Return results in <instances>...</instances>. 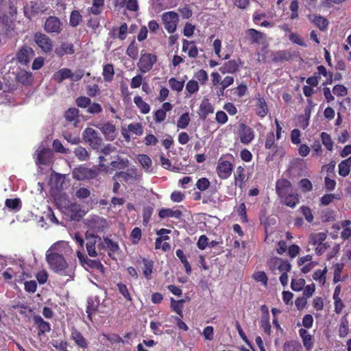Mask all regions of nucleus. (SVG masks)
Segmentation results:
<instances>
[{
  "mask_svg": "<svg viewBox=\"0 0 351 351\" xmlns=\"http://www.w3.org/2000/svg\"><path fill=\"white\" fill-rule=\"evenodd\" d=\"M117 176L126 182L137 180L140 176L136 169H130L125 172H121Z\"/></svg>",
  "mask_w": 351,
  "mask_h": 351,
  "instance_id": "c85d7f7f",
  "label": "nucleus"
},
{
  "mask_svg": "<svg viewBox=\"0 0 351 351\" xmlns=\"http://www.w3.org/2000/svg\"><path fill=\"white\" fill-rule=\"evenodd\" d=\"M190 122V117L188 112H185L181 115L177 121V127L178 128H186Z\"/></svg>",
  "mask_w": 351,
  "mask_h": 351,
  "instance_id": "13d9d810",
  "label": "nucleus"
},
{
  "mask_svg": "<svg viewBox=\"0 0 351 351\" xmlns=\"http://www.w3.org/2000/svg\"><path fill=\"white\" fill-rule=\"evenodd\" d=\"M134 103L136 104V106L139 109L140 112L142 114H147L150 111V106L149 105L146 103L141 97L140 96H136L134 98Z\"/></svg>",
  "mask_w": 351,
  "mask_h": 351,
  "instance_id": "2f4dec72",
  "label": "nucleus"
},
{
  "mask_svg": "<svg viewBox=\"0 0 351 351\" xmlns=\"http://www.w3.org/2000/svg\"><path fill=\"white\" fill-rule=\"evenodd\" d=\"M245 35L247 38L250 40L252 43H258L263 37L262 33L255 29H247L245 32Z\"/></svg>",
  "mask_w": 351,
  "mask_h": 351,
  "instance_id": "e433bc0d",
  "label": "nucleus"
},
{
  "mask_svg": "<svg viewBox=\"0 0 351 351\" xmlns=\"http://www.w3.org/2000/svg\"><path fill=\"white\" fill-rule=\"evenodd\" d=\"M239 69V64L236 60H230L226 62L219 68V71L222 74L234 73Z\"/></svg>",
  "mask_w": 351,
  "mask_h": 351,
  "instance_id": "bb28decb",
  "label": "nucleus"
},
{
  "mask_svg": "<svg viewBox=\"0 0 351 351\" xmlns=\"http://www.w3.org/2000/svg\"><path fill=\"white\" fill-rule=\"evenodd\" d=\"M340 196L339 195H335L332 193L326 194L322 196L320 199V203L322 206H327L334 201V199H339Z\"/></svg>",
  "mask_w": 351,
  "mask_h": 351,
  "instance_id": "bf43d9fd",
  "label": "nucleus"
},
{
  "mask_svg": "<svg viewBox=\"0 0 351 351\" xmlns=\"http://www.w3.org/2000/svg\"><path fill=\"white\" fill-rule=\"evenodd\" d=\"M128 132L136 136H141L143 133V126L139 123H132L128 125Z\"/></svg>",
  "mask_w": 351,
  "mask_h": 351,
  "instance_id": "8fccbe9b",
  "label": "nucleus"
},
{
  "mask_svg": "<svg viewBox=\"0 0 351 351\" xmlns=\"http://www.w3.org/2000/svg\"><path fill=\"white\" fill-rule=\"evenodd\" d=\"M35 155L36 156V163L45 165L49 162L52 152L50 149L41 144L38 147Z\"/></svg>",
  "mask_w": 351,
  "mask_h": 351,
  "instance_id": "2eb2a0df",
  "label": "nucleus"
},
{
  "mask_svg": "<svg viewBox=\"0 0 351 351\" xmlns=\"http://www.w3.org/2000/svg\"><path fill=\"white\" fill-rule=\"evenodd\" d=\"M96 127L99 129L107 141H111L116 138L117 134V128L112 122H105L97 125Z\"/></svg>",
  "mask_w": 351,
  "mask_h": 351,
  "instance_id": "f8f14e48",
  "label": "nucleus"
},
{
  "mask_svg": "<svg viewBox=\"0 0 351 351\" xmlns=\"http://www.w3.org/2000/svg\"><path fill=\"white\" fill-rule=\"evenodd\" d=\"M86 238L87 240L86 247L88 255L91 257H96L97 256L96 246L97 245L98 249H100L102 244L101 238L88 233L86 234Z\"/></svg>",
  "mask_w": 351,
  "mask_h": 351,
  "instance_id": "9d476101",
  "label": "nucleus"
},
{
  "mask_svg": "<svg viewBox=\"0 0 351 351\" xmlns=\"http://www.w3.org/2000/svg\"><path fill=\"white\" fill-rule=\"evenodd\" d=\"M210 181L206 178H199L196 182V187L202 191H204L210 186Z\"/></svg>",
  "mask_w": 351,
  "mask_h": 351,
  "instance_id": "69168bd1",
  "label": "nucleus"
},
{
  "mask_svg": "<svg viewBox=\"0 0 351 351\" xmlns=\"http://www.w3.org/2000/svg\"><path fill=\"white\" fill-rule=\"evenodd\" d=\"M114 75V68L112 64H108L104 66L103 76L106 82H110L113 79Z\"/></svg>",
  "mask_w": 351,
  "mask_h": 351,
  "instance_id": "37998d69",
  "label": "nucleus"
},
{
  "mask_svg": "<svg viewBox=\"0 0 351 351\" xmlns=\"http://www.w3.org/2000/svg\"><path fill=\"white\" fill-rule=\"evenodd\" d=\"M127 55L131 58L135 60L138 57V49L136 42L134 40L130 43L126 50Z\"/></svg>",
  "mask_w": 351,
  "mask_h": 351,
  "instance_id": "603ef678",
  "label": "nucleus"
},
{
  "mask_svg": "<svg viewBox=\"0 0 351 351\" xmlns=\"http://www.w3.org/2000/svg\"><path fill=\"white\" fill-rule=\"evenodd\" d=\"M261 328L267 335H271V328L269 322V313L267 312L265 315L261 317Z\"/></svg>",
  "mask_w": 351,
  "mask_h": 351,
  "instance_id": "f704fd0d",
  "label": "nucleus"
},
{
  "mask_svg": "<svg viewBox=\"0 0 351 351\" xmlns=\"http://www.w3.org/2000/svg\"><path fill=\"white\" fill-rule=\"evenodd\" d=\"M77 258L82 265L88 271L95 273L98 278L104 276V267L98 261L87 258L81 252H77Z\"/></svg>",
  "mask_w": 351,
  "mask_h": 351,
  "instance_id": "7ed1b4c3",
  "label": "nucleus"
},
{
  "mask_svg": "<svg viewBox=\"0 0 351 351\" xmlns=\"http://www.w3.org/2000/svg\"><path fill=\"white\" fill-rule=\"evenodd\" d=\"M327 272V268L325 267L324 269H318L315 271L313 275V278L315 280L324 284L326 281V274Z\"/></svg>",
  "mask_w": 351,
  "mask_h": 351,
  "instance_id": "680f3d73",
  "label": "nucleus"
},
{
  "mask_svg": "<svg viewBox=\"0 0 351 351\" xmlns=\"http://www.w3.org/2000/svg\"><path fill=\"white\" fill-rule=\"evenodd\" d=\"M104 5V0H93L89 11L95 15L99 14L103 10Z\"/></svg>",
  "mask_w": 351,
  "mask_h": 351,
  "instance_id": "a19ab883",
  "label": "nucleus"
},
{
  "mask_svg": "<svg viewBox=\"0 0 351 351\" xmlns=\"http://www.w3.org/2000/svg\"><path fill=\"white\" fill-rule=\"evenodd\" d=\"M169 239V237H159L156 239L155 247L156 249L162 248L164 251H166L170 248V245L168 243H163L162 241Z\"/></svg>",
  "mask_w": 351,
  "mask_h": 351,
  "instance_id": "5fc2aeb1",
  "label": "nucleus"
},
{
  "mask_svg": "<svg viewBox=\"0 0 351 351\" xmlns=\"http://www.w3.org/2000/svg\"><path fill=\"white\" fill-rule=\"evenodd\" d=\"M82 20V16L80 13L74 10L71 13L70 19H69V24L72 27L77 26Z\"/></svg>",
  "mask_w": 351,
  "mask_h": 351,
  "instance_id": "09e8293b",
  "label": "nucleus"
},
{
  "mask_svg": "<svg viewBox=\"0 0 351 351\" xmlns=\"http://www.w3.org/2000/svg\"><path fill=\"white\" fill-rule=\"evenodd\" d=\"M256 100V104L255 110L256 114L262 118L266 117L268 114L269 110L265 99L258 97Z\"/></svg>",
  "mask_w": 351,
  "mask_h": 351,
  "instance_id": "5701e85b",
  "label": "nucleus"
},
{
  "mask_svg": "<svg viewBox=\"0 0 351 351\" xmlns=\"http://www.w3.org/2000/svg\"><path fill=\"white\" fill-rule=\"evenodd\" d=\"M117 287L119 293L123 295V297L128 301H132V296L128 291L127 286L123 283H118Z\"/></svg>",
  "mask_w": 351,
  "mask_h": 351,
  "instance_id": "0e129e2a",
  "label": "nucleus"
},
{
  "mask_svg": "<svg viewBox=\"0 0 351 351\" xmlns=\"http://www.w3.org/2000/svg\"><path fill=\"white\" fill-rule=\"evenodd\" d=\"M114 5L116 8H122L124 6L130 12L138 10V3L137 0H115Z\"/></svg>",
  "mask_w": 351,
  "mask_h": 351,
  "instance_id": "6ab92c4d",
  "label": "nucleus"
},
{
  "mask_svg": "<svg viewBox=\"0 0 351 351\" xmlns=\"http://www.w3.org/2000/svg\"><path fill=\"white\" fill-rule=\"evenodd\" d=\"M169 84L172 90L181 92L184 86V81H179L174 77H171L169 80Z\"/></svg>",
  "mask_w": 351,
  "mask_h": 351,
  "instance_id": "49530a36",
  "label": "nucleus"
},
{
  "mask_svg": "<svg viewBox=\"0 0 351 351\" xmlns=\"http://www.w3.org/2000/svg\"><path fill=\"white\" fill-rule=\"evenodd\" d=\"M244 171V168L241 166H239L237 168V170L234 173L235 184L239 187H241L243 183L245 178Z\"/></svg>",
  "mask_w": 351,
  "mask_h": 351,
  "instance_id": "c03bdc74",
  "label": "nucleus"
},
{
  "mask_svg": "<svg viewBox=\"0 0 351 351\" xmlns=\"http://www.w3.org/2000/svg\"><path fill=\"white\" fill-rule=\"evenodd\" d=\"M16 13V8L14 4L8 0L0 1V21L10 27V19Z\"/></svg>",
  "mask_w": 351,
  "mask_h": 351,
  "instance_id": "39448f33",
  "label": "nucleus"
},
{
  "mask_svg": "<svg viewBox=\"0 0 351 351\" xmlns=\"http://www.w3.org/2000/svg\"><path fill=\"white\" fill-rule=\"evenodd\" d=\"M270 269L276 274V271L280 274V281L282 286L285 287L288 284L287 273L291 269V265L287 261L280 258H273L269 262Z\"/></svg>",
  "mask_w": 351,
  "mask_h": 351,
  "instance_id": "f03ea898",
  "label": "nucleus"
},
{
  "mask_svg": "<svg viewBox=\"0 0 351 351\" xmlns=\"http://www.w3.org/2000/svg\"><path fill=\"white\" fill-rule=\"evenodd\" d=\"M326 238V232L313 233L310 235L311 243L313 245H320Z\"/></svg>",
  "mask_w": 351,
  "mask_h": 351,
  "instance_id": "ea45409f",
  "label": "nucleus"
},
{
  "mask_svg": "<svg viewBox=\"0 0 351 351\" xmlns=\"http://www.w3.org/2000/svg\"><path fill=\"white\" fill-rule=\"evenodd\" d=\"M55 53L59 57L73 54L74 53L73 46L72 44L64 43L60 47L56 49Z\"/></svg>",
  "mask_w": 351,
  "mask_h": 351,
  "instance_id": "cd10ccee",
  "label": "nucleus"
},
{
  "mask_svg": "<svg viewBox=\"0 0 351 351\" xmlns=\"http://www.w3.org/2000/svg\"><path fill=\"white\" fill-rule=\"evenodd\" d=\"M199 110L201 113L206 117L209 114H212L214 112V108L213 105L208 101V100H203L199 106Z\"/></svg>",
  "mask_w": 351,
  "mask_h": 351,
  "instance_id": "4c0bfd02",
  "label": "nucleus"
},
{
  "mask_svg": "<svg viewBox=\"0 0 351 351\" xmlns=\"http://www.w3.org/2000/svg\"><path fill=\"white\" fill-rule=\"evenodd\" d=\"M183 303H184L183 300H176L173 298L171 299V307L180 317L183 316L182 315Z\"/></svg>",
  "mask_w": 351,
  "mask_h": 351,
  "instance_id": "de8ad7c7",
  "label": "nucleus"
},
{
  "mask_svg": "<svg viewBox=\"0 0 351 351\" xmlns=\"http://www.w3.org/2000/svg\"><path fill=\"white\" fill-rule=\"evenodd\" d=\"M284 203L291 207L294 208L299 203V197L298 194L291 193L286 195Z\"/></svg>",
  "mask_w": 351,
  "mask_h": 351,
  "instance_id": "a18cd8bd",
  "label": "nucleus"
},
{
  "mask_svg": "<svg viewBox=\"0 0 351 351\" xmlns=\"http://www.w3.org/2000/svg\"><path fill=\"white\" fill-rule=\"evenodd\" d=\"M320 136L322 143L326 148L329 151H332L333 149V142L330 136L328 133L324 132L321 133Z\"/></svg>",
  "mask_w": 351,
  "mask_h": 351,
  "instance_id": "3c124183",
  "label": "nucleus"
},
{
  "mask_svg": "<svg viewBox=\"0 0 351 351\" xmlns=\"http://www.w3.org/2000/svg\"><path fill=\"white\" fill-rule=\"evenodd\" d=\"M158 215L162 219L167 217L179 219L182 216V212L178 209L162 208L159 211Z\"/></svg>",
  "mask_w": 351,
  "mask_h": 351,
  "instance_id": "a878e982",
  "label": "nucleus"
},
{
  "mask_svg": "<svg viewBox=\"0 0 351 351\" xmlns=\"http://www.w3.org/2000/svg\"><path fill=\"white\" fill-rule=\"evenodd\" d=\"M182 51L185 52L188 51V56L190 58H194L198 55V50L197 47L194 45V43L187 40H183Z\"/></svg>",
  "mask_w": 351,
  "mask_h": 351,
  "instance_id": "b1692460",
  "label": "nucleus"
},
{
  "mask_svg": "<svg viewBox=\"0 0 351 351\" xmlns=\"http://www.w3.org/2000/svg\"><path fill=\"white\" fill-rule=\"evenodd\" d=\"M79 110L75 108H69L65 112V118L69 121H73L74 125H76L78 122Z\"/></svg>",
  "mask_w": 351,
  "mask_h": 351,
  "instance_id": "58836bf2",
  "label": "nucleus"
},
{
  "mask_svg": "<svg viewBox=\"0 0 351 351\" xmlns=\"http://www.w3.org/2000/svg\"><path fill=\"white\" fill-rule=\"evenodd\" d=\"M46 261L51 270L61 275L72 277L73 271L69 267L66 258L60 256L46 254Z\"/></svg>",
  "mask_w": 351,
  "mask_h": 351,
  "instance_id": "f257e3e1",
  "label": "nucleus"
},
{
  "mask_svg": "<svg viewBox=\"0 0 351 351\" xmlns=\"http://www.w3.org/2000/svg\"><path fill=\"white\" fill-rule=\"evenodd\" d=\"M157 61V56L153 53L141 51L137 66L142 73L150 71Z\"/></svg>",
  "mask_w": 351,
  "mask_h": 351,
  "instance_id": "423d86ee",
  "label": "nucleus"
},
{
  "mask_svg": "<svg viewBox=\"0 0 351 351\" xmlns=\"http://www.w3.org/2000/svg\"><path fill=\"white\" fill-rule=\"evenodd\" d=\"M232 171V165L230 162L220 158L217 166V173L221 179L228 178Z\"/></svg>",
  "mask_w": 351,
  "mask_h": 351,
  "instance_id": "ddd939ff",
  "label": "nucleus"
},
{
  "mask_svg": "<svg viewBox=\"0 0 351 351\" xmlns=\"http://www.w3.org/2000/svg\"><path fill=\"white\" fill-rule=\"evenodd\" d=\"M239 136L243 144L248 145L254 138V132L250 127L244 123H241L239 125Z\"/></svg>",
  "mask_w": 351,
  "mask_h": 351,
  "instance_id": "4468645a",
  "label": "nucleus"
},
{
  "mask_svg": "<svg viewBox=\"0 0 351 351\" xmlns=\"http://www.w3.org/2000/svg\"><path fill=\"white\" fill-rule=\"evenodd\" d=\"M194 77L202 85L205 84L208 80V73L204 69L197 71L195 73Z\"/></svg>",
  "mask_w": 351,
  "mask_h": 351,
  "instance_id": "052dcab7",
  "label": "nucleus"
},
{
  "mask_svg": "<svg viewBox=\"0 0 351 351\" xmlns=\"http://www.w3.org/2000/svg\"><path fill=\"white\" fill-rule=\"evenodd\" d=\"M29 52L33 53V51L32 49L29 50L27 48H22L16 55L18 61L23 64H27L29 62Z\"/></svg>",
  "mask_w": 351,
  "mask_h": 351,
  "instance_id": "c9c22d12",
  "label": "nucleus"
},
{
  "mask_svg": "<svg viewBox=\"0 0 351 351\" xmlns=\"http://www.w3.org/2000/svg\"><path fill=\"white\" fill-rule=\"evenodd\" d=\"M162 20L165 29L169 33H173L176 30L178 23V14L173 11L167 12L162 14Z\"/></svg>",
  "mask_w": 351,
  "mask_h": 351,
  "instance_id": "6e6552de",
  "label": "nucleus"
},
{
  "mask_svg": "<svg viewBox=\"0 0 351 351\" xmlns=\"http://www.w3.org/2000/svg\"><path fill=\"white\" fill-rule=\"evenodd\" d=\"M33 319L34 323L37 325L40 332L45 333L50 331V324L48 322L44 321L40 315H35L33 317Z\"/></svg>",
  "mask_w": 351,
  "mask_h": 351,
  "instance_id": "c756f323",
  "label": "nucleus"
},
{
  "mask_svg": "<svg viewBox=\"0 0 351 351\" xmlns=\"http://www.w3.org/2000/svg\"><path fill=\"white\" fill-rule=\"evenodd\" d=\"M96 176L94 170L88 169L85 167H80L75 168L73 171V178L77 180H82L85 179H91Z\"/></svg>",
  "mask_w": 351,
  "mask_h": 351,
  "instance_id": "f3484780",
  "label": "nucleus"
},
{
  "mask_svg": "<svg viewBox=\"0 0 351 351\" xmlns=\"http://www.w3.org/2000/svg\"><path fill=\"white\" fill-rule=\"evenodd\" d=\"M305 285V280L303 278L293 279L291 283V289L295 291H300L303 289Z\"/></svg>",
  "mask_w": 351,
  "mask_h": 351,
  "instance_id": "e2e57ef3",
  "label": "nucleus"
},
{
  "mask_svg": "<svg viewBox=\"0 0 351 351\" xmlns=\"http://www.w3.org/2000/svg\"><path fill=\"white\" fill-rule=\"evenodd\" d=\"M141 235H142L141 230L137 227L134 228L132 230L131 234H130V237H131L132 243L137 244L141 238Z\"/></svg>",
  "mask_w": 351,
  "mask_h": 351,
  "instance_id": "774afa93",
  "label": "nucleus"
},
{
  "mask_svg": "<svg viewBox=\"0 0 351 351\" xmlns=\"http://www.w3.org/2000/svg\"><path fill=\"white\" fill-rule=\"evenodd\" d=\"M83 137L86 143L93 149H98L102 143V138L98 132L91 128L85 129L83 133Z\"/></svg>",
  "mask_w": 351,
  "mask_h": 351,
  "instance_id": "1a4fd4ad",
  "label": "nucleus"
},
{
  "mask_svg": "<svg viewBox=\"0 0 351 351\" xmlns=\"http://www.w3.org/2000/svg\"><path fill=\"white\" fill-rule=\"evenodd\" d=\"M62 23L60 20L56 16L49 17L45 23V29L48 33L60 34L62 29Z\"/></svg>",
  "mask_w": 351,
  "mask_h": 351,
  "instance_id": "dca6fc26",
  "label": "nucleus"
},
{
  "mask_svg": "<svg viewBox=\"0 0 351 351\" xmlns=\"http://www.w3.org/2000/svg\"><path fill=\"white\" fill-rule=\"evenodd\" d=\"M186 89L191 94H193L197 92L199 90V84L197 81L194 80H189L186 85Z\"/></svg>",
  "mask_w": 351,
  "mask_h": 351,
  "instance_id": "338daca9",
  "label": "nucleus"
},
{
  "mask_svg": "<svg viewBox=\"0 0 351 351\" xmlns=\"http://www.w3.org/2000/svg\"><path fill=\"white\" fill-rule=\"evenodd\" d=\"M276 191L279 196H285L291 189V183L287 179L278 180L276 182Z\"/></svg>",
  "mask_w": 351,
  "mask_h": 351,
  "instance_id": "aec40b11",
  "label": "nucleus"
},
{
  "mask_svg": "<svg viewBox=\"0 0 351 351\" xmlns=\"http://www.w3.org/2000/svg\"><path fill=\"white\" fill-rule=\"evenodd\" d=\"M13 268L14 272V280L16 281H23L28 277L21 264L16 263L13 265Z\"/></svg>",
  "mask_w": 351,
  "mask_h": 351,
  "instance_id": "473e14b6",
  "label": "nucleus"
},
{
  "mask_svg": "<svg viewBox=\"0 0 351 351\" xmlns=\"http://www.w3.org/2000/svg\"><path fill=\"white\" fill-rule=\"evenodd\" d=\"M71 69L64 68L56 71L53 75V79L57 82H62L64 80L70 79Z\"/></svg>",
  "mask_w": 351,
  "mask_h": 351,
  "instance_id": "7c9ffc66",
  "label": "nucleus"
},
{
  "mask_svg": "<svg viewBox=\"0 0 351 351\" xmlns=\"http://www.w3.org/2000/svg\"><path fill=\"white\" fill-rule=\"evenodd\" d=\"M74 154L75 156L81 161L86 160L89 157V154L87 150L82 147H77L75 148Z\"/></svg>",
  "mask_w": 351,
  "mask_h": 351,
  "instance_id": "864d4df0",
  "label": "nucleus"
},
{
  "mask_svg": "<svg viewBox=\"0 0 351 351\" xmlns=\"http://www.w3.org/2000/svg\"><path fill=\"white\" fill-rule=\"evenodd\" d=\"M73 254V250L69 243L65 241H59L53 243L46 252V254L60 256L67 258Z\"/></svg>",
  "mask_w": 351,
  "mask_h": 351,
  "instance_id": "20e7f679",
  "label": "nucleus"
},
{
  "mask_svg": "<svg viewBox=\"0 0 351 351\" xmlns=\"http://www.w3.org/2000/svg\"><path fill=\"white\" fill-rule=\"evenodd\" d=\"M349 331V322L347 319H343L341 321V324L339 328V335L340 337H346Z\"/></svg>",
  "mask_w": 351,
  "mask_h": 351,
  "instance_id": "6e6d98bb",
  "label": "nucleus"
},
{
  "mask_svg": "<svg viewBox=\"0 0 351 351\" xmlns=\"http://www.w3.org/2000/svg\"><path fill=\"white\" fill-rule=\"evenodd\" d=\"M299 335L302 338L304 348L307 350V351H310L314 345L313 336L306 329L304 328H300L299 330Z\"/></svg>",
  "mask_w": 351,
  "mask_h": 351,
  "instance_id": "412c9836",
  "label": "nucleus"
},
{
  "mask_svg": "<svg viewBox=\"0 0 351 351\" xmlns=\"http://www.w3.org/2000/svg\"><path fill=\"white\" fill-rule=\"evenodd\" d=\"M138 263L143 264V266L141 267L143 274L147 280H150L152 278V274L154 268L153 261L145 258H141L138 260Z\"/></svg>",
  "mask_w": 351,
  "mask_h": 351,
  "instance_id": "a211bd4d",
  "label": "nucleus"
},
{
  "mask_svg": "<svg viewBox=\"0 0 351 351\" xmlns=\"http://www.w3.org/2000/svg\"><path fill=\"white\" fill-rule=\"evenodd\" d=\"M308 19L320 30H324L328 25V20L320 15L309 14Z\"/></svg>",
  "mask_w": 351,
  "mask_h": 351,
  "instance_id": "4be33fe9",
  "label": "nucleus"
},
{
  "mask_svg": "<svg viewBox=\"0 0 351 351\" xmlns=\"http://www.w3.org/2000/svg\"><path fill=\"white\" fill-rule=\"evenodd\" d=\"M17 80L24 85H29L32 84L33 78L32 73L26 71H21L16 75Z\"/></svg>",
  "mask_w": 351,
  "mask_h": 351,
  "instance_id": "72a5a7b5",
  "label": "nucleus"
},
{
  "mask_svg": "<svg viewBox=\"0 0 351 351\" xmlns=\"http://www.w3.org/2000/svg\"><path fill=\"white\" fill-rule=\"evenodd\" d=\"M71 337L79 347L82 348H87L88 344L86 339L78 330L73 329L71 331Z\"/></svg>",
  "mask_w": 351,
  "mask_h": 351,
  "instance_id": "393cba45",
  "label": "nucleus"
},
{
  "mask_svg": "<svg viewBox=\"0 0 351 351\" xmlns=\"http://www.w3.org/2000/svg\"><path fill=\"white\" fill-rule=\"evenodd\" d=\"M34 40L43 52L49 53L53 49V43L49 37L46 34L43 33H36L34 35Z\"/></svg>",
  "mask_w": 351,
  "mask_h": 351,
  "instance_id": "9b49d317",
  "label": "nucleus"
},
{
  "mask_svg": "<svg viewBox=\"0 0 351 351\" xmlns=\"http://www.w3.org/2000/svg\"><path fill=\"white\" fill-rule=\"evenodd\" d=\"M138 160L146 171H151L152 162L149 156L145 154H141L138 156Z\"/></svg>",
  "mask_w": 351,
  "mask_h": 351,
  "instance_id": "79ce46f5",
  "label": "nucleus"
},
{
  "mask_svg": "<svg viewBox=\"0 0 351 351\" xmlns=\"http://www.w3.org/2000/svg\"><path fill=\"white\" fill-rule=\"evenodd\" d=\"M85 221V223L88 228L89 230L93 232H101L108 228V223L106 220L99 216H91L87 218Z\"/></svg>",
  "mask_w": 351,
  "mask_h": 351,
  "instance_id": "0eeeda50",
  "label": "nucleus"
},
{
  "mask_svg": "<svg viewBox=\"0 0 351 351\" xmlns=\"http://www.w3.org/2000/svg\"><path fill=\"white\" fill-rule=\"evenodd\" d=\"M301 346L296 341H286L283 345V351H300Z\"/></svg>",
  "mask_w": 351,
  "mask_h": 351,
  "instance_id": "4d7b16f0",
  "label": "nucleus"
}]
</instances>
